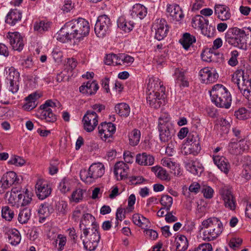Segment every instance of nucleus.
I'll use <instances>...</instances> for the list:
<instances>
[{
    "label": "nucleus",
    "instance_id": "b1692460",
    "mask_svg": "<svg viewBox=\"0 0 251 251\" xmlns=\"http://www.w3.org/2000/svg\"><path fill=\"white\" fill-rule=\"evenodd\" d=\"M22 17V13L20 10L11 9L6 17L5 22L11 26H14L21 21Z\"/></svg>",
    "mask_w": 251,
    "mask_h": 251
},
{
    "label": "nucleus",
    "instance_id": "680f3d73",
    "mask_svg": "<svg viewBox=\"0 0 251 251\" xmlns=\"http://www.w3.org/2000/svg\"><path fill=\"white\" fill-rule=\"evenodd\" d=\"M9 162L17 166H22L25 163V161L21 157L15 155L10 158Z\"/></svg>",
    "mask_w": 251,
    "mask_h": 251
},
{
    "label": "nucleus",
    "instance_id": "c85d7f7f",
    "mask_svg": "<svg viewBox=\"0 0 251 251\" xmlns=\"http://www.w3.org/2000/svg\"><path fill=\"white\" fill-rule=\"evenodd\" d=\"M213 161L221 171L225 174H227L230 169V165L228 163L227 159L222 156L213 155Z\"/></svg>",
    "mask_w": 251,
    "mask_h": 251
},
{
    "label": "nucleus",
    "instance_id": "9b49d317",
    "mask_svg": "<svg viewBox=\"0 0 251 251\" xmlns=\"http://www.w3.org/2000/svg\"><path fill=\"white\" fill-rule=\"evenodd\" d=\"M98 130L101 139L105 142H110L116 131V127L112 123H102L99 126Z\"/></svg>",
    "mask_w": 251,
    "mask_h": 251
},
{
    "label": "nucleus",
    "instance_id": "412c9836",
    "mask_svg": "<svg viewBox=\"0 0 251 251\" xmlns=\"http://www.w3.org/2000/svg\"><path fill=\"white\" fill-rule=\"evenodd\" d=\"M214 13L217 18L221 21L228 20L231 17L229 8L223 4H215Z\"/></svg>",
    "mask_w": 251,
    "mask_h": 251
},
{
    "label": "nucleus",
    "instance_id": "cd10ccee",
    "mask_svg": "<svg viewBox=\"0 0 251 251\" xmlns=\"http://www.w3.org/2000/svg\"><path fill=\"white\" fill-rule=\"evenodd\" d=\"M185 167L187 171L194 175L199 176L203 171V168L197 160H190L185 162Z\"/></svg>",
    "mask_w": 251,
    "mask_h": 251
},
{
    "label": "nucleus",
    "instance_id": "f257e3e1",
    "mask_svg": "<svg viewBox=\"0 0 251 251\" xmlns=\"http://www.w3.org/2000/svg\"><path fill=\"white\" fill-rule=\"evenodd\" d=\"M225 40L228 44L241 49L247 48V39H251V28L245 27L229 28L225 34Z\"/></svg>",
    "mask_w": 251,
    "mask_h": 251
},
{
    "label": "nucleus",
    "instance_id": "9d476101",
    "mask_svg": "<svg viewBox=\"0 0 251 251\" xmlns=\"http://www.w3.org/2000/svg\"><path fill=\"white\" fill-rule=\"evenodd\" d=\"M219 194L224 201L225 206L234 210L236 207V200L231 189L227 186L222 187L219 190Z\"/></svg>",
    "mask_w": 251,
    "mask_h": 251
},
{
    "label": "nucleus",
    "instance_id": "f03ea898",
    "mask_svg": "<svg viewBox=\"0 0 251 251\" xmlns=\"http://www.w3.org/2000/svg\"><path fill=\"white\" fill-rule=\"evenodd\" d=\"M201 225L202 227L200 228V235L204 241H211L216 239L223 230L222 223L216 217L203 220Z\"/></svg>",
    "mask_w": 251,
    "mask_h": 251
},
{
    "label": "nucleus",
    "instance_id": "37998d69",
    "mask_svg": "<svg viewBox=\"0 0 251 251\" xmlns=\"http://www.w3.org/2000/svg\"><path fill=\"white\" fill-rule=\"evenodd\" d=\"M41 110H42L40 114L41 119H45L47 122L53 123L56 121V116L52 113L51 109Z\"/></svg>",
    "mask_w": 251,
    "mask_h": 251
},
{
    "label": "nucleus",
    "instance_id": "c9c22d12",
    "mask_svg": "<svg viewBox=\"0 0 251 251\" xmlns=\"http://www.w3.org/2000/svg\"><path fill=\"white\" fill-rule=\"evenodd\" d=\"M132 221L134 224L144 229L150 224V221L148 219L138 213L133 215Z\"/></svg>",
    "mask_w": 251,
    "mask_h": 251
},
{
    "label": "nucleus",
    "instance_id": "f3484780",
    "mask_svg": "<svg viewBox=\"0 0 251 251\" xmlns=\"http://www.w3.org/2000/svg\"><path fill=\"white\" fill-rule=\"evenodd\" d=\"M36 194L40 200H44L51 193L50 187L42 179H38L35 185Z\"/></svg>",
    "mask_w": 251,
    "mask_h": 251
},
{
    "label": "nucleus",
    "instance_id": "2eb2a0df",
    "mask_svg": "<svg viewBox=\"0 0 251 251\" xmlns=\"http://www.w3.org/2000/svg\"><path fill=\"white\" fill-rule=\"evenodd\" d=\"M6 37L9 40V43L14 50L20 51L23 50L24 46L23 38L18 32H9Z\"/></svg>",
    "mask_w": 251,
    "mask_h": 251
},
{
    "label": "nucleus",
    "instance_id": "f704fd0d",
    "mask_svg": "<svg viewBox=\"0 0 251 251\" xmlns=\"http://www.w3.org/2000/svg\"><path fill=\"white\" fill-rule=\"evenodd\" d=\"M117 25L125 32H129L132 30L134 23L131 21H127L124 17L121 16L117 20Z\"/></svg>",
    "mask_w": 251,
    "mask_h": 251
},
{
    "label": "nucleus",
    "instance_id": "e433bc0d",
    "mask_svg": "<svg viewBox=\"0 0 251 251\" xmlns=\"http://www.w3.org/2000/svg\"><path fill=\"white\" fill-rule=\"evenodd\" d=\"M213 51V50L211 48L208 50L203 51L201 54L202 60L207 62H217L219 61L217 59V55H220V53L216 54Z\"/></svg>",
    "mask_w": 251,
    "mask_h": 251
},
{
    "label": "nucleus",
    "instance_id": "aec40b11",
    "mask_svg": "<svg viewBox=\"0 0 251 251\" xmlns=\"http://www.w3.org/2000/svg\"><path fill=\"white\" fill-rule=\"evenodd\" d=\"M128 171V166L123 161L117 162L114 166V173L118 180L126 178Z\"/></svg>",
    "mask_w": 251,
    "mask_h": 251
},
{
    "label": "nucleus",
    "instance_id": "864d4df0",
    "mask_svg": "<svg viewBox=\"0 0 251 251\" xmlns=\"http://www.w3.org/2000/svg\"><path fill=\"white\" fill-rule=\"evenodd\" d=\"M10 243L12 245H18L21 241V237L19 232L17 230L12 231L8 236Z\"/></svg>",
    "mask_w": 251,
    "mask_h": 251
},
{
    "label": "nucleus",
    "instance_id": "4468645a",
    "mask_svg": "<svg viewBox=\"0 0 251 251\" xmlns=\"http://www.w3.org/2000/svg\"><path fill=\"white\" fill-rule=\"evenodd\" d=\"M155 30V38L160 41L163 39L167 35L169 31V26L164 19L157 20L153 25Z\"/></svg>",
    "mask_w": 251,
    "mask_h": 251
},
{
    "label": "nucleus",
    "instance_id": "603ef678",
    "mask_svg": "<svg viewBox=\"0 0 251 251\" xmlns=\"http://www.w3.org/2000/svg\"><path fill=\"white\" fill-rule=\"evenodd\" d=\"M14 215L13 211L10 209L8 206L3 207L1 210V216L6 220L10 221Z\"/></svg>",
    "mask_w": 251,
    "mask_h": 251
},
{
    "label": "nucleus",
    "instance_id": "4be33fe9",
    "mask_svg": "<svg viewBox=\"0 0 251 251\" xmlns=\"http://www.w3.org/2000/svg\"><path fill=\"white\" fill-rule=\"evenodd\" d=\"M41 97V95L37 92H34L29 95L25 99V103L23 108L26 111H30L37 105V100Z\"/></svg>",
    "mask_w": 251,
    "mask_h": 251
},
{
    "label": "nucleus",
    "instance_id": "3c124183",
    "mask_svg": "<svg viewBox=\"0 0 251 251\" xmlns=\"http://www.w3.org/2000/svg\"><path fill=\"white\" fill-rule=\"evenodd\" d=\"M85 210L84 209V207L82 205L77 206L75 210L73 211L72 214V218L75 222H78L80 220V218L82 216L83 217V214H85Z\"/></svg>",
    "mask_w": 251,
    "mask_h": 251
},
{
    "label": "nucleus",
    "instance_id": "a19ab883",
    "mask_svg": "<svg viewBox=\"0 0 251 251\" xmlns=\"http://www.w3.org/2000/svg\"><path fill=\"white\" fill-rule=\"evenodd\" d=\"M134 58L125 53L118 54V65H129L134 61Z\"/></svg>",
    "mask_w": 251,
    "mask_h": 251
},
{
    "label": "nucleus",
    "instance_id": "5701e85b",
    "mask_svg": "<svg viewBox=\"0 0 251 251\" xmlns=\"http://www.w3.org/2000/svg\"><path fill=\"white\" fill-rule=\"evenodd\" d=\"M99 89V85L96 80L88 81L79 87V92L88 96L95 94Z\"/></svg>",
    "mask_w": 251,
    "mask_h": 251
},
{
    "label": "nucleus",
    "instance_id": "0e129e2a",
    "mask_svg": "<svg viewBox=\"0 0 251 251\" xmlns=\"http://www.w3.org/2000/svg\"><path fill=\"white\" fill-rule=\"evenodd\" d=\"M99 233L98 226L97 225H93L91 227H85L83 229V233L84 237L89 236L90 234H93V233Z\"/></svg>",
    "mask_w": 251,
    "mask_h": 251
},
{
    "label": "nucleus",
    "instance_id": "052dcab7",
    "mask_svg": "<svg viewBox=\"0 0 251 251\" xmlns=\"http://www.w3.org/2000/svg\"><path fill=\"white\" fill-rule=\"evenodd\" d=\"M5 71L6 78H19L20 76L18 71L13 67L9 68L8 70L6 69Z\"/></svg>",
    "mask_w": 251,
    "mask_h": 251
},
{
    "label": "nucleus",
    "instance_id": "2f4dec72",
    "mask_svg": "<svg viewBox=\"0 0 251 251\" xmlns=\"http://www.w3.org/2000/svg\"><path fill=\"white\" fill-rule=\"evenodd\" d=\"M193 144H185L183 151L185 154H193L197 155L201 151L200 141H194Z\"/></svg>",
    "mask_w": 251,
    "mask_h": 251
},
{
    "label": "nucleus",
    "instance_id": "393cba45",
    "mask_svg": "<svg viewBox=\"0 0 251 251\" xmlns=\"http://www.w3.org/2000/svg\"><path fill=\"white\" fill-rule=\"evenodd\" d=\"M236 83L243 95L249 100L251 95V79H237Z\"/></svg>",
    "mask_w": 251,
    "mask_h": 251
},
{
    "label": "nucleus",
    "instance_id": "79ce46f5",
    "mask_svg": "<svg viewBox=\"0 0 251 251\" xmlns=\"http://www.w3.org/2000/svg\"><path fill=\"white\" fill-rule=\"evenodd\" d=\"M129 144L132 146H136L140 141L141 137L140 131L134 129L128 135Z\"/></svg>",
    "mask_w": 251,
    "mask_h": 251
},
{
    "label": "nucleus",
    "instance_id": "4c0bfd02",
    "mask_svg": "<svg viewBox=\"0 0 251 251\" xmlns=\"http://www.w3.org/2000/svg\"><path fill=\"white\" fill-rule=\"evenodd\" d=\"M116 112L120 116L127 117L130 113V108L128 104L126 103H120L117 104L115 107Z\"/></svg>",
    "mask_w": 251,
    "mask_h": 251
},
{
    "label": "nucleus",
    "instance_id": "6e6552de",
    "mask_svg": "<svg viewBox=\"0 0 251 251\" xmlns=\"http://www.w3.org/2000/svg\"><path fill=\"white\" fill-rule=\"evenodd\" d=\"M20 183V179L17 174L10 171L4 174L0 180V193H3L12 185Z\"/></svg>",
    "mask_w": 251,
    "mask_h": 251
},
{
    "label": "nucleus",
    "instance_id": "e2e57ef3",
    "mask_svg": "<svg viewBox=\"0 0 251 251\" xmlns=\"http://www.w3.org/2000/svg\"><path fill=\"white\" fill-rule=\"evenodd\" d=\"M235 116L237 119L241 120L247 119L249 117L247 110L244 107L241 108L238 111H235Z\"/></svg>",
    "mask_w": 251,
    "mask_h": 251
},
{
    "label": "nucleus",
    "instance_id": "4d7b16f0",
    "mask_svg": "<svg viewBox=\"0 0 251 251\" xmlns=\"http://www.w3.org/2000/svg\"><path fill=\"white\" fill-rule=\"evenodd\" d=\"M60 103L57 100L52 101L51 100H49L44 104H42L40 108V109H50V107H60Z\"/></svg>",
    "mask_w": 251,
    "mask_h": 251
},
{
    "label": "nucleus",
    "instance_id": "bf43d9fd",
    "mask_svg": "<svg viewBox=\"0 0 251 251\" xmlns=\"http://www.w3.org/2000/svg\"><path fill=\"white\" fill-rule=\"evenodd\" d=\"M241 176L246 180H249L251 178V164L247 163L243 165Z\"/></svg>",
    "mask_w": 251,
    "mask_h": 251
},
{
    "label": "nucleus",
    "instance_id": "72a5a7b5",
    "mask_svg": "<svg viewBox=\"0 0 251 251\" xmlns=\"http://www.w3.org/2000/svg\"><path fill=\"white\" fill-rule=\"evenodd\" d=\"M196 41L195 37L187 32L184 33L182 37L179 40V42L186 50H188L193 43Z\"/></svg>",
    "mask_w": 251,
    "mask_h": 251
},
{
    "label": "nucleus",
    "instance_id": "49530a36",
    "mask_svg": "<svg viewBox=\"0 0 251 251\" xmlns=\"http://www.w3.org/2000/svg\"><path fill=\"white\" fill-rule=\"evenodd\" d=\"M85 191L81 189H77L74 191L72 194L70 201L75 203H78L83 199V195Z\"/></svg>",
    "mask_w": 251,
    "mask_h": 251
},
{
    "label": "nucleus",
    "instance_id": "a878e982",
    "mask_svg": "<svg viewBox=\"0 0 251 251\" xmlns=\"http://www.w3.org/2000/svg\"><path fill=\"white\" fill-rule=\"evenodd\" d=\"M167 12L174 20L179 21L183 17L182 11L177 4H168Z\"/></svg>",
    "mask_w": 251,
    "mask_h": 251
},
{
    "label": "nucleus",
    "instance_id": "7ed1b4c3",
    "mask_svg": "<svg viewBox=\"0 0 251 251\" xmlns=\"http://www.w3.org/2000/svg\"><path fill=\"white\" fill-rule=\"evenodd\" d=\"M212 101L220 108H228L231 102V97L227 89L221 84L214 85L209 91Z\"/></svg>",
    "mask_w": 251,
    "mask_h": 251
},
{
    "label": "nucleus",
    "instance_id": "de8ad7c7",
    "mask_svg": "<svg viewBox=\"0 0 251 251\" xmlns=\"http://www.w3.org/2000/svg\"><path fill=\"white\" fill-rule=\"evenodd\" d=\"M161 205L167 211H170L173 203V198L169 195H163L160 201Z\"/></svg>",
    "mask_w": 251,
    "mask_h": 251
},
{
    "label": "nucleus",
    "instance_id": "0eeeda50",
    "mask_svg": "<svg viewBox=\"0 0 251 251\" xmlns=\"http://www.w3.org/2000/svg\"><path fill=\"white\" fill-rule=\"evenodd\" d=\"M78 36L73 20L66 23L58 33L57 39L62 43H65Z\"/></svg>",
    "mask_w": 251,
    "mask_h": 251
},
{
    "label": "nucleus",
    "instance_id": "f8f14e48",
    "mask_svg": "<svg viewBox=\"0 0 251 251\" xmlns=\"http://www.w3.org/2000/svg\"><path fill=\"white\" fill-rule=\"evenodd\" d=\"M73 21L78 36V39L79 41L88 35L90 32V25L87 21L83 18H79L76 20H73Z\"/></svg>",
    "mask_w": 251,
    "mask_h": 251
},
{
    "label": "nucleus",
    "instance_id": "dca6fc26",
    "mask_svg": "<svg viewBox=\"0 0 251 251\" xmlns=\"http://www.w3.org/2000/svg\"><path fill=\"white\" fill-rule=\"evenodd\" d=\"M233 140L232 139L228 145V151L230 153L237 155L248 150L249 145L247 141L241 139L236 142Z\"/></svg>",
    "mask_w": 251,
    "mask_h": 251
},
{
    "label": "nucleus",
    "instance_id": "c756f323",
    "mask_svg": "<svg viewBox=\"0 0 251 251\" xmlns=\"http://www.w3.org/2000/svg\"><path fill=\"white\" fill-rule=\"evenodd\" d=\"M154 158L153 156L146 152L138 153L136 156V162L142 166H151L154 163Z\"/></svg>",
    "mask_w": 251,
    "mask_h": 251
},
{
    "label": "nucleus",
    "instance_id": "1a4fd4ad",
    "mask_svg": "<svg viewBox=\"0 0 251 251\" xmlns=\"http://www.w3.org/2000/svg\"><path fill=\"white\" fill-rule=\"evenodd\" d=\"M195 24V25H198L204 35L208 37L214 35L215 32V26L211 25H209V21L202 16L197 15L195 17L193 20V24Z\"/></svg>",
    "mask_w": 251,
    "mask_h": 251
},
{
    "label": "nucleus",
    "instance_id": "20e7f679",
    "mask_svg": "<svg viewBox=\"0 0 251 251\" xmlns=\"http://www.w3.org/2000/svg\"><path fill=\"white\" fill-rule=\"evenodd\" d=\"M104 172V165L99 162L92 164L88 170H81L80 172V176L83 181L86 184H90L98 178L101 177Z\"/></svg>",
    "mask_w": 251,
    "mask_h": 251
},
{
    "label": "nucleus",
    "instance_id": "8fccbe9b",
    "mask_svg": "<svg viewBox=\"0 0 251 251\" xmlns=\"http://www.w3.org/2000/svg\"><path fill=\"white\" fill-rule=\"evenodd\" d=\"M71 180L69 178H64L60 182L59 189L62 193H66L71 189Z\"/></svg>",
    "mask_w": 251,
    "mask_h": 251
},
{
    "label": "nucleus",
    "instance_id": "ea45409f",
    "mask_svg": "<svg viewBox=\"0 0 251 251\" xmlns=\"http://www.w3.org/2000/svg\"><path fill=\"white\" fill-rule=\"evenodd\" d=\"M50 27V23L41 21L34 24V29L38 33L43 34L45 31H48Z\"/></svg>",
    "mask_w": 251,
    "mask_h": 251
},
{
    "label": "nucleus",
    "instance_id": "5fc2aeb1",
    "mask_svg": "<svg viewBox=\"0 0 251 251\" xmlns=\"http://www.w3.org/2000/svg\"><path fill=\"white\" fill-rule=\"evenodd\" d=\"M58 76L61 78H71L77 77V75L75 72H73V70L66 68L58 74Z\"/></svg>",
    "mask_w": 251,
    "mask_h": 251
},
{
    "label": "nucleus",
    "instance_id": "13d9d810",
    "mask_svg": "<svg viewBox=\"0 0 251 251\" xmlns=\"http://www.w3.org/2000/svg\"><path fill=\"white\" fill-rule=\"evenodd\" d=\"M22 197L20 200V202H19V206H25L31 202L32 199L31 196L29 195L27 190H26L24 193L22 194Z\"/></svg>",
    "mask_w": 251,
    "mask_h": 251
},
{
    "label": "nucleus",
    "instance_id": "7c9ffc66",
    "mask_svg": "<svg viewBox=\"0 0 251 251\" xmlns=\"http://www.w3.org/2000/svg\"><path fill=\"white\" fill-rule=\"evenodd\" d=\"M147 14V9L143 5L137 3L134 5L131 11V15L134 19L139 18L142 20Z\"/></svg>",
    "mask_w": 251,
    "mask_h": 251
},
{
    "label": "nucleus",
    "instance_id": "c03bdc74",
    "mask_svg": "<svg viewBox=\"0 0 251 251\" xmlns=\"http://www.w3.org/2000/svg\"><path fill=\"white\" fill-rule=\"evenodd\" d=\"M31 216L30 209L25 208L21 211L19 214L18 220L19 223L22 224H26Z\"/></svg>",
    "mask_w": 251,
    "mask_h": 251
},
{
    "label": "nucleus",
    "instance_id": "58836bf2",
    "mask_svg": "<svg viewBox=\"0 0 251 251\" xmlns=\"http://www.w3.org/2000/svg\"><path fill=\"white\" fill-rule=\"evenodd\" d=\"M93 225H97L95 222V217L89 213L83 214V217H82V219L80 221V228H81L82 226H84L85 228L90 225L93 226Z\"/></svg>",
    "mask_w": 251,
    "mask_h": 251
},
{
    "label": "nucleus",
    "instance_id": "a211bd4d",
    "mask_svg": "<svg viewBox=\"0 0 251 251\" xmlns=\"http://www.w3.org/2000/svg\"><path fill=\"white\" fill-rule=\"evenodd\" d=\"M164 95L157 92H147V101L151 107L157 109L161 106L164 99Z\"/></svg>",
    "mask_w": 251,
    "mask_h": 251
},
{
    "label": "nucleus",
    "instance_id": "bb28decb",
    "mask_svg": "<svg viewBox=\"0 0 251 251\" xmlns=\"http://www.w3.org/2000/svg\"><path fill=\"white\" fill-rule=\"evenodd\" d=\"M147 92H159L161 94H165V87L160 79H149L147 84Z\"/></svg>",
    "mask_w": 251,
    "mask_h": 251
},
{
    "label": "nucleus",
    "instance_id": "338daca9",
    "mask_svg": "<svg viewBox=\"0 0 251 251\" xmlns=\"http://www.w3.org/2000/svg\"><path fill=\"white\" fill-rule=\"evenodd\" d=\"M239 55L238 51L236 50L231 52V57L228 61V63L231 66H235L238 63L237 57Z\"/></svg>",
    "mask_w": 251,
    "mask_h": 251
},
{
    "label": "nucleus",
    "instance_id": "6e6d98bb",
    "mask_svg": "<svg viewBox=\"0 0 251 251\" xmlns=\"http://www.w3.org/2000/svg\"><path fill=\"white\" fill-rule=\"evenodd\" d=\"M161 164L163 166L167 167L171 169V171H174L176 169L177 164L173 162L171 158L165 157L161 160Z\"/></svg>",
    "mask_w": 251,
    "mask_h": 251
},
{
    "label": "nucleus",
    "instance_id": "ddd939ff",
    "mask_svg": "<svg viewBox=\"0 0 251 251\" xmlns=\"http://www.w3.org/2000/svg\"><path fill=\"white\" fill-rule=\"evenodd\" d=\"M84 129L90 132L94 130L98 125V115L94 111H88L82 120Z\"/></svg>",
    "mask_w": 251,
    "mask_h": 251
},
{
    "label": "nucleus",
    "instance_id": "09e8293b",
    "mask_svg": "<svg viewBox=\"0 0 251 251\" xmlns=\"http://www.w3.org/2000/svg\"><path fill=\"white\" fill-rule=\"evenodd\" d=\"M104 63L107 65H118L117 64V63H118V54L114 53L106 54L104 59Z\"/></svg>",
    "mask_w": 251,
    "mask_h": 251
},
{
    "label": "nucleus",
    "instance_id": "473e14b6",
    "mask_svg": "<svg viewBox=\"0 0 251 251\" xmlns=\"http://www.w3.org/2000/svg\"><path fill=\"white\" fill-rule=\"evenodd\" d=\"M6 197L9 203L18 207L22 196V193L18 194V192L12 190L10 192L6 193Z\"/></svg>",
    "mask_w": 251,
    "mask_h": 251
},
{
    "label": "nucleus",
    "instance_id": "423d86ee",
    "mask_svg": "<svg viewBox=\"0 0 251 251\" xmlns=\"http://www.w3.org/2000/svg\"><path fill=\"white\" fill-rule=\"evenodd\" d=\"M112 23L110 18L106 15L100 16L95 25L94 31L99 38H103L110 32Z\"/></svg>",
    "mask_w": 251,
    "mask_h": 251
},
{
    "label": "nucleus",
    "instance_id": "a18cd8bd",
    "mask_svg": "<svg viewBox=\"0 0 251 251\" xmlns=\"http://www.w3.org/2000/svg\"><path fill=\"white\" fill-rule=\"evenodd\" d=\"M176 244L177 251H185L188 247V241L186 236L181 235L177 239Z\"/></svg>",
    "mask_w": 251,
    "mask_h": 251
},
{
    "label": "nucleus",
    "instance_id": "6ab92c4d",
    "mask_svg": "<svg viewBox=\"0 0 251 251\" xmlns=\"http://www.w3.org/2000/svg\"><path fill=\"white\" fill-rule=\"evenodd\" d=\"M88 241L83 239V236H80L81 239L82 240L84 248L89 251H93L97 248L98 243L100 239V235L99 233H93V234H90L89 236L87 237Z\"/></svg>",
    "mask_w": 251,
    "mask_h": 251
},
{
    "label": "nucleus",
    "instance_id": "774afa93",
    "mask_svg": "<svg viewBox=\"0 0 251 251\" xmlns=\"http://www.w3.org/2000/svg\"><path fill=\"white\" fill-rule=\"evenodd\" d=\"M194 251H212V247L210 243H202L195 248Z\"/></svg>",
    "mask_w": 251,
    "mask_h": 251
},
{
    "label": "nucleus",
    "instance_id": "69168bd1",
    "mask_svg": "<svg viewBox=\"0 0 251 251\" xmlns=\"http://www.w3.org/2000/svg\"><path fill=\"white\" fill-rule=\"evenodd\" d=\"M19 81L18 79H10L9 91L14 94L19 90Z\"/></svg>",
    "mask_w": 251,
    "mask_h": 251
},
{
    "label": "nucleus",
    "instance_id": "39448f33",
    "mask_svg": "<svg viewBox=\"0 0 251 251\" xmlns=\"http://www.w3.org/2000/svg\"><path fill=\"white\" fill-rule=\"evenodd\" d=\"M158 130L161 142H168L171 141L175 135V130L171 122L169 115L163 114L158 120Z\"/></svg>",
    "mask_w": 251,
    "mask_h": 251
}]
</instances>
